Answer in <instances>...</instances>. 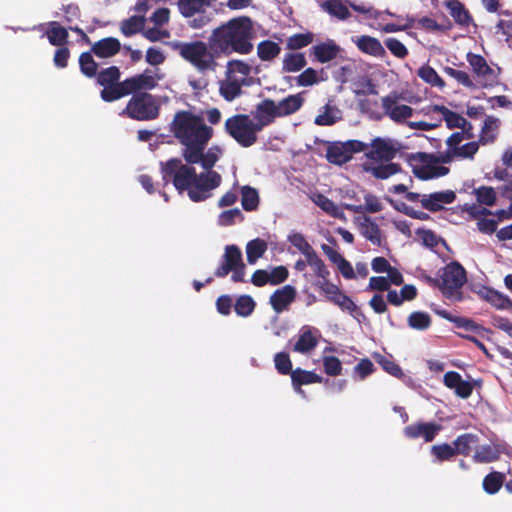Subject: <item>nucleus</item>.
<instances>
[{"label":"nucleus","mask_w":512,"mask_h":512,"mask_svg":"<svg viewBox=\"0 0 512 512\" xmlns=\"http://www.w3.org/2000/svg\"><path fill=\"white\" fill-rule=\"evenodd\" d=\"M384 43L387 49L399 59H404L409 53L407 47L396 38H387Z\"/></svg>","instance_id":"nucleus-64"},{"label":"nucleus","mask_w":512,"mask_h":512,"mask_svg":"<svg viewBox=\"0 0 512 512\" xmlns=\"http://www.w3.org/2000/svg\"><path fill=\"white\" fill-rule=\"evenodd\" d=\"M441 428V425L435 422H418L406 426L403 434L408 439L423 438L425 442H431L435 439Z\"/></svg>","instance_id":"nucleus-15"},{"label":"nucleus","mask_w":512,"mask_h":512,"mask_svg":"<svg viewBox=\"0 0 512 512\" xmlns=\"http://www.w3.org/2000/svg\"><path fill=\"white\" fill-rule=\"evenodd\" d=\"M48 29L45 30L42 37L46 36L49 43L53 46H64L69 37V33L66 28L61 26L57 21H51L47 23Z\"/></svg>","instance_id":"nucleus-29"},{"label":"nucleus","mask_w":512,"mask_h":512,"mask_svg":"<svg viewBox=\"0 0 512 512\" xmlns=\"http://www.w3.org/2000/svg\"><path fill=\"white\" fill-rule=\"evenodd\" d=\"M254 35L253 21L250 17H235L212 30L209 47L219 56L227 57L233 53L247 55L253 51Z\"/></svg>","instance_id":"nucleus-2"},{"label":"nucleus","mask_w":512,"mask_h":512,"mask_svg":"<svg viewBox=\"0 0 512 512\" xmlns=\"http://www.w3.org/2000/svg\"><path fill=\"white\" fill-rule=\"evenodd\" d=\"M303 103L304 98L299 93L287 96L276 104L279 117L288 116L297 112L302 107Z\"/></svg>","instance_id":"nucleus-31"},{"label":"nucleus","mask_w":512,"mask_h":512,"mask_svg":"<svg viewBox=\"0 0 512 512\" xmlns=\"http://www.w3.org/2000/svg\"><path fill=\"white\" fill-rule=\"evenodd\" d=\"M314 41V34L312 32L297 33L288 37L286 48L289 50H299L307 47Z\"/></svg>","instance_id":"nucleus-51"},{"label":"nucleus","mask_w":512,"mask_h":512,"mask_svg":"<svg viewBox=\"0 0 512 512\" xmlns=\"http://www.w3.org/2000/svg\"><path fill=\"white\" fill-rule=\"evenodd\" d=\"M479 437L472 433H464L459 435L454 441L453 445L456 450V454L463 456H469L473 447L477 446Z\"/></svg>","instance_id":"nucleus-34"},{"label":"nucleus","mask_w":512,"mask_h":512,"mask_svg":"<svg viewBox=\"0 0 512 512\" xmlns=\"http://www.w3.org/2000/svg\"><path fill=\"white\" fill-rule=\"evenodd\" d=\"M368 145L371 149L366 152V157L373 161H392L398 152V149L390 141L381 137L374 138Z\"/></svg>","instance_id":"nucleus-14"},{"label":"nucleus","mask_w":512,"mask_h":512,"mask_svg":"<svg viewBox=\"0 0 512 512\" xmlns=\"http://www.w3.org/2000/svg\"><path fill=\"white\" fill-rule=\"evenodd\" d=\"M466 58L482 88L492 87L497 83L496 71L488 65L483 56L469 52Z\"/></svg>","instance_id":"nucleus-12"},{"label":"nucleus","mask_w":512,"mask_h":512,"mask_svg":"<svg viewBox=\"0 0 512 512\" xmlns=\"http://www.w3.org/2000/svg\"><path fill=\"white\" fill-rule=\"evenodd\" d=\"M267 243L265 240L256 238L249 241L246 245V256L249 264H254L267 251Z\"/></svg>","instance_id":"nucleus-43"},{"label":"nucleus","mask_w":512,"mask_h":512,"mask_svg":"<svg viewBox=\"0 0 512 512\" xmlns=\"http://www.w3.org/2000/svg\"><path fill=\"white\" fill-rule=\"evenodd\" d=\"M288 241L301 252L305 258L315 251L303 234L295 232L288 236Z\"/></svg>","instance_id":"nucleus-57"},{"label":"nucleus","mask_w":512,"mask_h":512,"mask_svg":"<svg viewBox=\"0 0 512 512\" xmlns=\"http://www.w3.org/2000/svg\"><path fill=\"white\" fill-rule=\"evenodd\" d=\"M431 454L440 462L448 461L457 455L454 445L451 446L448 443L433 445Z\"/></svg>","instance_id":"nucleus-55"},{"label":"nucleus","mask_w":512,"mask_h":512,"mask_svg":"<svg viewBox=\"0 0 512 512\" xmlns=\"http://www.w3.org/2000/svg\"><path fill=\"white\" fill-rule=\"evenodd\" d=\"M477 201L486 206H493L496 203V192L492 187L480 186L474 190Z\"/></svg>","instance_id":"nucleus-56"},{"label":"nucleus","mask_w":512,"mask_h":512,"mask_svg":"<svg viewBox=\"0 0 512 512\" xmlns=\"http://www.w3.org/2000/svg\"><path fill=\"white\" fill-rule=\"evenodd\" d=\"M439 113L445 121L447 128H460L465 123V118L458 113L448 109L444 105H432L428 107L427 114Z\"/></svg>","instance_id":"nucleus-28"},{"label":"nucleus","mask_w":512,"mask_h":512,"mask_svg":"<svg viewBox=\"0 0 512 512\" xmlns=\"http://www.w3.org/2000/svg\"><path fill=\"white\" fill-rule=\"evenodd\" d=\"M275 368L279 374L282 375H291L292 370V362L290 356L287 352H279L274 356Z\"/></svg>","instance_id":"nucleus-60"},{"label":"nucleus","mask_w":512,"mask_h":512,"mask_svg":"<svg viewBox=\"0 0 512 512\" xmlns=\"http://www.w3.org/2000/svg\"><path fill=\"white\" fill-rule=\"evenodd\" d=\"M236 220L243 221L244 216L240 209L233 208L223 211L218 217V224L220 226H231Z\"/></svg>","instance_id":"nucleus-61"},{"label":"nucleus","mask_w":512,"mask_h":512,"mask_svg":"<svg viewBox=\"0 0 512 512\" xmlns=\"http://www.w3.org/2000/svg\"><path fill=\"white\" fill-rule=\"evenodd\" d=\"M503 447L497 443H489L477 446L473 455V461L476 463H491L499 460Z\"/></svg>","instance_id":"nucleus-24"},{"label":"nucleus","mask_w":512,"mask_h":512,"mask_svg":"<svg viewBox=\"0 0 512 512\" xmlns=\"http://www.w3.org/2000/svg\"><path fill=\"white\" fill-rule=\"evenodd\" d=\"M291 381L294 390L299 394H304L302 385H309L313 383H321L323 378L313 371H307L301 368H296L291 372Z\"/></svg>","instance_id":"nucleus-27"},{"label":"nucleus","mask_w":512,"mask_h":512,"mask_svg":"<svg viewBox=\"0 0 512 512\" xmlns=\"http://www.w3.org/2000/svg\"><path fill=\"white\" fill-rule=\"evenodd\" d=\"M93 52H83L79 56V67L83 75L88 78H94L98 73V64L93 59Z\"/></svg>","instance_id":"nucleus-47"},{"label":"nucleus","mask_w":512,"mask_h":512,"mask_svg":"<svg viewBox=\"0 0 512 512\" xmlns=\"http://www.w3.org/2000/svg\"><path fill=\"white\" fill-rule=\"evenodd\" d=\"M307 65L305 55L300 52L285 54L282 62V72L295 73L302 70Z\"/></svg>","instance_id":"nucleus-36"},{"label":"nucleus","mask_w":512,"mask_h":512,"mask_svg":"<svg viewBox=\"0 0 512 512\" xmlns=\"http://www.w3.org/2000/svg\"><path fill=\"white\" fill-rule=\"evenodd\" d=\"M449 168L442 165H423L415 167L414 175L421 180H429L445 176L449 173Z\"/></svg>","instance_id":"nucleus-39"},{"label":"nucleus","mask_w":512,"mask_h":512,"mask_svg":"<svg viewBox=\"0 0 512 512\" xmlns=\"http://www.w3.org/2000/svg\"><path fill=\"white\" fill-rule=\"evenodd\" d=\"M323 367L324 372L328 376H338L342 373V363L335 356H325L323 357Z\"/></svg>","instance_id":"nucleus-63"},{"label":"nucleus","mask_w":512,"mask_h":512,"mask_svg":"<svg viewBox=\"0 0 512 512\" xmlns=\"http://www.w3.org/2000/svg\"><path fill=\"white\" fill-rule=\"evenodd\" d=\"M449 6L450 15L453 17L455 22L464 27L469 26L472 22V17L465 6L458 1L452 2Z\"/></svg>","instance_id":"nucleus-48"},{"label":"nucleus","mask_w":512,"mask_h":512,"mask_svg":"<svg viewBox=\"0 0 512 512\" xmlns=\"http://www.w3.org/2000/svg\"><path fill=\"white\" fill-rule=\"evenodd\" d=\"M207 145H199V151L194 156H189L188 154H183V159L188 164H201L202 168L206 171H213L212 168L216 164L219 159V154L221 153V149L217 146L209 148L205 152V148Z\"/></svg>","instance_id":"nucleus-16"},{"label":"nucleus","mask_w":512,"mask_h":512,"mask_svg":"<svg viewBox=\"0 0 512 512\" xmlns=\"http://www.w3.org/2000/svg\"><path fill=\"white\" fill-rule=\"evenodd\" d=\"M479 149V142H468L453 149L456 159H473Z\"/></svg>","instance_id":"nucleus-59"},{"label":"nucleus","mask_w":512,"mask_h":512,"mask_svg":"<svg viewBox=\"0 0 512 512\" xmlns=\"http://www.w3.org/2000/svg\"><path fill=\"white\" fill-rule=\"evenodd\" d=\"M225 132L244 148L251 147L257 142L259 127L247 114H235L226 119Z\"/></svg>","instance_id":"nucleus-5"},{"label":"nucleus","mask_w":512,"mask_h":512,"mask_svg":"<svg viewBox=\"0 0 512 512\" xmlns=\"http://www.w3.org/2000/svg\"><path fill=\"white\" fill-rule=\"evenodd\" d=\"M439 276L442 295L447 299L460 301L461 289L467 282L465 268L458 261H452L439 270Z\"/></svg>","instance_id":"nucleus-6"},{"label":"nucleus","mask_w":512,"mask_h":512,"mask_svg":"<svg viewBox=\"0 0 512 512\" xmlns=\"http://www.w3.org/2000/svg\"><path fill=\"white\" fill-rule=\"evenodd\" d=\"M281 52L278 43L271 40H263L257 46V55L262 61H271Z\"/></svg>","instance_id":"nucleus-45"},{"label":"nucleus","mask_w":512,"mask_h":512,"mask_svg":"<svg viewBox=\"0 0 512 512\" xmlns=\"http://www.w3.org/2000/svg\"><path fill=\"white\" fill-rule=\"evenodd\" d=\"M364 200H365V205L345 204L344 208L353 213H356V214L366 213V212L377 213V212L382 211L383 205L375 195L370 194V193L366 194L364 196Z\"/></svg>","instance_id":"nucleus-32"},{"label":"nucleus","mask_w":512,"mask_h":512,"mask_svg":"<svg viewBox=\"0 0 512 512\" xmlns=\"http://www.w3.org/2000/svg\"><path fill=\"white\" fill-rule=\"evenodd\" d=\"M326 158L328 162L335 165H343L350 161V156L347 155L345 146L342 142L331 143L327 147Z\"/></svg>","instance_id":"nucleus-40"},{"label":"nucleus","mask_w":512,"mask_h":512,"mask_svg":"<svg viewBox=\"0 0 512 512\" xmlns=\"http://www.w3.org/2000/svg\"><path fill=\"white\" fill-rule=\"evenodd\" d=\"M193 165L176 157L160 162L162 179L165 183L171 182L180 194L187 192L191 201H205L211 197L212 190L220 186L222 177L217 171L197 174Z\"/></svg>","instance_id":"nucleus-1"},{"label":"nucleus","mask_w":512,"mask_h":512,"mask_svg":"<svg viewBox=\"0 0 512 512\" xmlns=\"http://www.w3.org/2000/svg\"><path fill=\"white\" fill-rule=\"evenodd\" d=\"M417 75L432 87H437L439 89H443L445 87V81L439 76L436 70L428 64L421 66L417 71Z\"/></svg>","instance_id":"nucleus-42"},{"label":"nucleus","mask_w":512,"mask_h":512,"mask_svg":"<svg viewBox=\"0 0 512 512\" xmlns=\"http://www.w3.org/2000/svg\"><path fill=\"white\" fill-rule=\"evenodd\" d=\"M170 131L183 146L182 153L194 156L199 145H207L213 136V129L206 125L202 116L189 110H179L170 124Z\"/></svg>","instance_id":"nucleus-3"},{"label":"nucleus","mask_w":512,"mask_h":512,"mask_svg":"<svg viewBox=\"0 0 512 512\" xmlns=\"http://www.w3.org/2000/svg\"><path fill=\"white\" fill-rule=\"evenodd\" d=\"M241 205L245 211L256 210L259 206L258 191L249 185L241 187Z\"/></svg>","instance_id":"nucleus-44"},{"label":"nucleus","mask_w":512,"mask_h":512,"mask_svg":"<svg viewBox=\"0 0 512 512\" xmlns=\"http://www.w3.org/2000/svg\"><path fill=\"white\" fill-rule=\"evenodd\" d=\"M400 99H403L402 94L396 91L391 92L381 99L382 108L385 114L397 123H400L413 115L412 107L405 104H398Z\"/></svg>","instance_id":"nucleus-13"},{"label":"nucleus","mask_w":512,"mask_h":512,"mask_svg":"<svg viewBox=\"0 0 512 512\" xmlns=\"http://www.w3.org/2000/svg\"><path fill=\"white\" fill-rule=\"evenodd\" d=\"M229 273H232L231 280L233 282H246V265L243 261L242 252L234 244L225 247L224 254L214 275L217 278H225Z\"/></svg>","instance_id":"nucleus-8"},{"label":"nucleus","mask_w":512,"mask_h":512,"mask_svg":"<svg viewBox=\"0 0 512 512\" xmlns=\"http://www.w3.org/2000/svg\"><path fill=\"white\" fill-rule=\"evenodd\" d=\"M456 199V194L452 190L434 192L429 195H422L420 200L424 209L430 212H438L443 209V204H450Z\"/></svg>","instance_id":"nucleus-17"},{"label":"nucleus","mask_w":512,"mask_h":512,"mask_svg":"<svg viewBox=\"0 0 512 512\" xmlns=\"http://www.w3.org/2000/svg\"><path fill=\"white\" fill-rule=\"evenodd\" d=\"M244 85H248L246 79H238L235 76H226V79L220 82V95L226 101L231 102L242 94V87Z\"/></svg>","instance_id":"nucleus-23"},{"label":"nucleus","mask_w":512,"mask_h":512,"mask_svg":"<svg viewBox=\"0 0 512 512\" xmlns=\"http://www.w3.org/2000/svg\"><path fill=\"white\" fill-rule=\"evenodd\" d=\"M145 17L144 16H131L128 19H125L121 23V32L129 37L132 36L140 31H142L144 25H145Z\"/></svg>","instance_id":"nucleus-49"},{"label":"nucleus","mask_w":512,"mask_h":512,"mask_svg":"<svg viewBox=\"0 0 512 512\" xmlns=\"http://www.w3.org/2000/svg\"><path fill=\"white\" fill-rule=\"evenodd\" d=\"M210 0H178L177 5L180 14L189 19L188 26L193 29H201L212 20V13H207L205 7H209Z\"/></svg>","instance_id":"nucleus-9"},{"label":"nucleus","mask_w":512,"mask_h":512,"mask_svg":"<svg viewBox=\"0 0 512 512\" xmlns=\"http://www.w3.org/2000/svg\"><path fill=\"white\" fill-rule=\"evenodd\" d=\"M308 258V264L313 269L315 275L321 279L328 278L330 275L324 261L318 256L316 251L310 253Z\"/></svg>","instance_id":"nucleus-54"},{"label":"nucleus","mask_w":512,"mask_h":512,"mask_svg":"<svg viewBox=\"0 0 512 512\" xmlns=\"http://www.w3.org/2000/svg\"><path fill=\"white\" fill-rule=\"evenodd\" d=\"M157 85V79L150 74L149 70H145L143 73L123 80L118 94L123 98L130 94L148 93L147 91L154 89Z\"/></svg>","instance_id":"nucleus-11"},{"label":"nucleus","mask_w":512,"mask_h":512,"mask_svg":"<svg viewBox=\"0 0 512 512\" xmlns=\"http://www.w3.org/2000/svg\"><path fill=\"white\" fill-rule=\"evenodd\" d=\"M318 344V340L315 335H313L312 330L304 326L301 329V333L297 342L294 344L293 350L299 353H307L313 350Z\"/></svg>","instance_id":"nucleus-33"},{"label":"nucleus","mask_w":512,"mask_h":512,"mask_svg":"<svg viewBox=\"0 0 512 512\" xmlns=\"http://www.w3.org/2000/svg\"><path fill=\"white\" fill-rule=\"evenodd\" d=\"M256 303L250 295H241L236 299L234 310L238 316L248 317L255 310Z\"/></svg>","instance_id":"nucleus-52"},{"label":"nucleus","mask_w":512,"mask_h":512,"mask_svg":"<svg viewBox=\"0 0 512 512\" xmlns=\"http://www.w3.org/2000/svg\"><path fill=\"white\" fill-rule=\"evenodd\" d=\"M174 49L201 73L215 71L218 66L216 58L219 54L209 47V41L176 42Z\"/></svg>","instance_id":"nucleus-4"},{"label":"nucleus","mask_w":512,"mask_h":512,"mask_svg":"<svg viewBox=\"0 0 512 512\" xmlns=\"http://www.w3.org/2000/svg\"><path fill=\"white\" fill-rule=\"evenodd\" d=\"M481 294L487 302L498 309H509L512 307V301L509 297L492 288H484Z\"/></svg>","instance_id":"nucleus-41"},{"label":"nucleus","mask_w":512,"mask_h":512,"mask_svg":"<svg viewBox=\"0 0 512 512\" xmlns=\"http://www.w3.org/2000/svg\"><path fill=\"white\" fill-rule=\"evenodd\" d=\"M360 232L363 237L369 240L373 245H382L381 230L376 222L369 216H364L359 224Z\"/></svg>","instance_id":"nucleus-30"},{"label":"nucleus","mask_w":512,"mask_h":512,"mask_svg":"<svg viewBox=\"0 0 512 512\" xmlns=\"http://www.w3.org/2000/svg\"><path fill=\"white\" fill-rule=\"evenodd\" d=\"M443 383L447 388L454 390L455 394L462 399L469 398L474 388L470 382L463 380L462 376L456 371L446 372Z\"/></svg>","instance_id":"nucleus-18"},{"label":"nucleus","mask_w":512,"mask_h":512,"mask_svg":"<svg viewBox=\"0 0 512 512\" xmlns=\"http://www.w3.org/2000/svg\"><path fill=\"white\" fill-rule=\"evenodd\" d=\"M255 124L261 131L263 127L271 124L275 118L279 117L276 103L272 99H264L257 104L255 110Z\"/></svg>","instance_id":"nucleus-19"},{"label":"nucleus","mask_w":512,"mask_h":512,"mask_svg":"<svg viewBox=\"0 0 512 512\" xmlns=\"http://www.w3.org/2000/svg\"><path fill=\"white\" fill-rule=\"evenodd\" d=\"M505 476L501 472H491L483 479V489L486 493L493 495L502 487Z\"/></svg>","instance_id":"nucleus-50"},{"label":"nucleus","mask_w":512,"mask_h":512,"mask_svg":"<svg viewBox=\"0 0 512 512\" xmlns=\"http://www.w3.org/2000/svg\"><path fill=\"white\" fill-rule=\"evenodd\" d=\"M341 47L332 39L312 46L310 54L320 63H327L336 59Z\"/></svg>","instance_id":"nucleus-20"},{"label":"nucleus","mask_w":512,"mask_h":512,"mask_svg":"<svg viewBox=\"0 0 512 512\" xmlns=\"http://www.w3.org/2000/svg\"><path fill=\"white\" fill-rule=\"evenodd\" d=\"M407 321L409 327L416 330H426L432 323L430 315L422 311L412 312Z\"/></svg>","instance_id":"nucleus-53"},{"label":"nucleus","mask_w":512,"mask_h":512,"mask_svg":"<svg viewBox=\"0 0 512 512\" xmlns=\"http://www.w3.org/2000/svg\"><path fill=\"white\" fill-rule=\"evenodd\" d=\"M443 71L445 74L454 78L459 84L463 85L464 87H467V88L475 87L474 82L472 81L470 75L467 72L461 71V70H456L449 66H445L443 68Z\"/></svg>","instance_id":"nucleus-58"},{"label":"nucleus","mask_w":512,"mask_h":512,"mask_svg":"<svg viewBox=\"0 0 512 512\" xmlns=\"http://www.w3.org/2000/svg\"><path fill=\"white\" fill-rule=\"evenodd\" d=\"M365 172L370 173L376 179L385 180L402 171L401 165L394 162H382L377 165L365 164L363 166Z\"/></svg>","instance_id":"nucleus-26"},{"label":"nucleus","mask_w":512,"mask_h":512,"mask_svg":"<svg viewBox=\"0 0 512 512\" xmlns=\"http://www.w3.org/2000/svg\"><path fill=\"white\" fill-rule=\"evenodd\" d=\"M160 103L150 93H138L132 95L121 115H125L136 121H151L158 118Z\"/></svg>","instance_id":"nucleus-7"},{"label":"nucleus","mask_w":512,"mask_h":512,"mask_svg":"<svg viewBox=\"0 0 512 512\" xmlns=\"http://www.w3.org/2000/svg\"><path fill=\"white\" fill-rule=\"evenodd\" d=\"M296 289L291 285H285L275 290L270 296V304L273 310L280 313L295 300Z\"/></svg>","instance_id":"nucleus-22"},{"label":"nucleus","mask_w":512,"mask_h":512,"mask_svg":"<svg viewBox=\"0 0 512 512\" xmlns=\"http://www.w3.org/2000/svg\"><path fill=\"white\" fill-rule=\"evenodd\" d=\"M322 9L338 20H347L351 13L342 0H326L321 4Z\"/></svg>","instance_id":"nucleus-38"},{"label":"nucleus","mask_w":512,"mask_h":512,"mask_svg":"<svg viewBox=\"0 0 512 512\" xmlns=\"http://www.w3.org/2000/svg\"><path fill=\"white\" fill-rule=\"evenodd\" d=\"M120 76L121 72L117 66H110L97 73L95 76L97 84L103 87L100 92V97L103 101L114 102L122 98V95L118 94L122 85V81H119Z\"/></svg>","instance_id":"nucleus-10"},{"label":"nucleus","mask_w":512,"mask_h":512,"mask_svg":"<svg viewBox=\"0 0 512 512\" xmlns=\"http://www.w3.org/2000/svg\"><path fill=\"white\" fill-rule=\"evenodd\" d=\"M500 121L494 116H487L481 128L479 143L482 145L492 143L496 139Z\"/></svg>","instance_id":"nucleus-35"},{"label":"nucleus","mask_w":512,"mask_h":512,"mask_svg":"<svg viewBox=\"0 0 512 512\" xmlns=\"http://www.w3.org/2000/svg\"><path fill=\"white\" fill-rule=\"evenodd\" d=\"M250 72L251 67L242 60H230L227 63L226 76H234L235 73H239L246 79Z\"/></svg>","instance_id":"nucleus-62"},{"label":"nucleus","mask_w":512,"mask_h":512,"mask_svg":"<svg viewBox=\"0 0 512 512\" xmlns=\"http://www.w3.org/2000/svg\"><path fill=\"white\" fill-rule=\"evenodd\" d=\"M313 201L328 215L337 219H342L344 217L343 211L325 195L316 194L315 197L313 198Z\"/></svg>","instance_id":"nucleus-46"},{"label":"nucleus","mask_w":512,"mask_h":512,"mask_svg":"<svg viewBox=\"0 0 512 512\" xmlns=\"http://www.w3.org/2000/svg\"><path fill=\"white\" fill-rule=\"evenodd\" d=\"M341 111L338 107L326 104L314 120L318 126H331L341 120Z\"/></svg>","instance_id":"nucleus-37"},{"label":"nucleus","mask_w":512,"mask_h":512,"mask_svg":"<svg viewBox=\"0 0 512 512\" xmlns=\"http://www.w3.org/2000/svg\"><path fill=\"white\" fill-rule=\"evenodd\" d=\"M121 43L117 38L106 37L95 42L91 47V52L98 58H110L119 53Z\"/></svg>","instance_id":"nucleus-25"},{"label":"nucleus","mask_w":512,"mask_h":512,"mask_svg":"<svg viewBox=\"0 0 512 512\" xmlns=\"http://www.w3.org/2000/svg\"><path fill=\"white\" fill-rule=\"evenodd\" d=\"M352 41L358 50L364 54L377 58H383L386 55L385 48L382 46L380 40L375 37L361 35L353 38Z\"/></svg>","instance_id":"nucleus-21"}]
</instances>
